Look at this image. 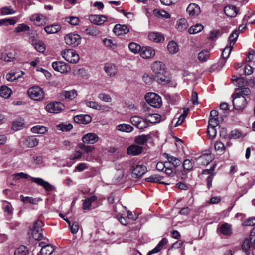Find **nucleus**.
Masks as SVG:
<instances>
[{"instance_id":"nucleus-1","label":"nucleus","mask_w":255,"mask_h":255,"mask_svg":"<svg viewBox=\"0 0 255 255\" xmlns=\"http://www.w3.org/2000/svg\"><path fill=\"white\" fill-rule=\"evenodd\" d=\"M152 70L156 75V79L158 83L165 84L170 82V77L165 75V65L162 62L154 61L152 64Z\"/></svg>"},{"instance_id":"nucleus-2","label":"nucleus","mask_w":255,"mask_h":255,"mask_svg":"<svg viewBox=\"0 0 255 255\" xmlns=\"http://www.w3.org/2000/svg\"><path fill=\"white\" fill-rule=\"evenodd\" d=\"M131 176L133 178H139L147 172L146 167L140 162L131 163Z\"/></svg>"},{"instance_id":"nucleus-3","label":"nucleus","mask_w":255,"mask_h":255,"mask_svg":"<svg viewBox=\"0 0 255 255\" xmlns=\"http://www.w3.org/2000/svg\"><path fill=\"white\" fill-rule=\"evenodd\" d=\"M62 57L70 63H77L80 59V57L77 52L73 49H65L62 51Z\"/></svg>"},{"instance_id":"nucleus-4","label":"nucleus","mask_w":255,"mask_h":255,"mask_svg":"<svg viewBox=\"0 0 255 255\" xmlns=\"http://www.w3.org/2000/svg\"><path fill=\"white\" fill-rule=\"evenodd\" d=\"M146 101L151 106L159 108L162 103L161 97L155 93H148L145 95Z\"/></svg>"},{"instance_id":"nucleus-5","label":"nucleus","mask_w":255,"mask_h":255,"mask_svg":"<svg viewBox=\"0 0 255 255\" xmlns=\"http://www.w3.org/2000/svg\"><path fill=\"white\" fill-rule=\"evenodd\" d=\"M130 121L133 125L140 129L146 128L149 127V124L147 123L146 119L139 116H131L130 118Z\"/></svg>"},{"instance_id":"nucleus-6","label":"nucleus","mask_w":255,"mask_h":255,"mask_svg":"<svg viewBox=\"0 0 255 255\" xmlns=\"http://www.w3.org/2000/svg\"><path fill=\"white\" fill-rule=\"evenodd\" d=\"M29 97L34 100H40L44 98V92L42 88L38 86H33L28 90Z\"/></svg>"},{"instance_id":"nucleus-7","label":"nucleus","mask_w":255,"mask_h":255,"mask_svg":"<svg viewBox=\"0 0 255 255\" xmlns=\"http://www.w3.org/2000/svg\"><path fill=\"white\" fill-rule=\"evenodd\" d=\"M234 96L233 104L234 108L237 110H243L247 105V99L244 96H239L235 94Z\"/></svg>"},{"instance_id":"nucleus-8","label":"nucleus","mask_w":255,"mask_h":255,"mask_svg":"<svg viewBox=\"0 0 255 255\" xmlns=\"http://www.w3.org/2000/svg\"><path fill=\"white\" fill-rule=\"evenodd\" d=\"M43 223L40 220H37L34 224V226L32 231V236L35 240H40L42 238V229Z\"/></svg>"},{"instance_id":"nucleus-9","label":"nucleus","mask_w":255,"mask_h":255,"mask_svg":"<svg viewBox=\"0 0 255 255\" xmlns=\"http://www.w3.org/2000/svg\"><path fill=\"white\" fill-rule=\"evenodd\" d=\"M64 108V105L60 102L50 103L46 105L45 108L47 112L54 114L61 112Z\"/></svg>"},{"instance_id":"nucleus-10","label":"nucleus","mask_w":255,"mask_h":255,"mask_svg":"<svg viewBox=\"0 0 255 255\" xmlns=\"http://www.w3.org/2000/svg\"><path fill=\"white\" fill-rule=\"evenodd\" d=\"M64 39L67 45L75 47L80 44L81 37L77 34L70 33L65 36Z\"/></svg>"},{"instance_id":"nucleus-11","label":"nucleus","mask_w":255,"mask_h":255,"mask_svg":"<svg viewBox=\"0 0 255 255\" xmlns=\"http://www.w3.org/2000/svg\"><path fill=\"white\" fill-rule=\"evenodd\" d=\"M52 66L55 71L61 73H66L71 70V68L68 64L61 61L53 62Z\"/></svg>"},{"instance_id":"nucleus-12","label":"nucleus","mask_w":255,"mask_h":255,"mask_svg":"<svg viewBox=\"0 0 255 255\" xmlns=\"http://www.w3.org/2000/svg\"><path fill=\"white\" fill-rule=\"evenodd\" d=\"M85 104L88 107L100 111L102 112H109L110 109L108 106L101 105L96 101H86Z\"/></svg>"},{"instance_id":"nucleus-13","label":"nucleus","mask_w":255,"mask_h":255,"mask_svg":"<svg viewBox=\"0 0 255 255\" xmlns=\"http://www.w3.org/2000/svg\"><path fill=\"white\" fill-rule=\"evenodd\" d=\"M237 82H238V86L241 87L240 88H237L235 90V94L244 96H248L251 93L250 89L247 87H241V85L243 84L244 80L241 78H237L236 79Z\"/></svg>"},{"instance_id":"nucleus-14","label":"nucleus","mask_w":255,"mask_h":255,"mask_svg":"<svg viewBox=\"0 0 255 255\" xmlns=\"http://www.w3.org/2000/svg\"><path fill=\"white\" fill-rule=\"evenodd\" d=\"M140 55L143 59H151L155 56V51L152 47L144 46L141 48L140 52Z\"/></svg>"},{"instance_id":"nucleus-15","label":"nucleus","mask_w":255,"mask_h":255,"mask_svg":"<svg viewBox=\"0 0 255 255\" xmlns=\"http://www.w3.org/2000/svg\"><path fill=\"white\" fill-rule=\"evenodd\" d=\"M217 233L225 236H230L232 233V226L230 224L225 223L218 226L217 229Z\"/></svg>"},{"instance_id":"nucleus-16","label":"nucleus","mask_w":255,"mask_h":255,"mask_svg":"<svg viewBox=\"0 0 255 255\" xmlns=\"http://www.w3.org/2000/svg\"><path fill=\"white\" fill-rule=\"evenodd\" d=\"M186 11L191 17L197 16L201 12L200 6L197 4L194 3L189 4L186 9Z\"/></svg>"},{"instance_id":"nucleus-17","label":"nucleus","mask_w":255,"mask_h":255,"mask_svg":"<svg viewBox=\"0 0 255 255\" xmlns=\"http://www.w3.org/2000/svg\"><path fill=\"white\" fill-rule=\"evenodd\" d=\"M99 140L98 136L94 133H88L82 137L84 143L93 144Z\"/></svg>"},{"instance_id":"nucleus-18","label":"nucleus","mask_w":255,"mask_h":255,"mask_svg":"<svg viewBox=\"0 0 255 255\" xmlns=\"http://www.w3.org/2000/svg\"><path fill=\"white\" fill-rule=\"evenodd\" d=\"M45 16L40 13H35L30 17V20L33 22L36 26H41L45 23Z\"/></svg>"},{"instance_id":"nucleus-19","label":"nucleus","mask_w":255,"mask_h":255,"mask_svg":"<svg viewBox=\"0 0 255 255\" xmlns=\"http://www.w3.org/2000/svg\"><path fill=\"white\" fill-rule=\"evenodd\" d=\"M77 96V91L72 90L70 91H63L60 93V96L61 99L67 100H72L75 98Z\"/></svg>"},{"instance_id":"nucleus-20","label":"nucleus","mask_w":255,"mask_h":255,"mask_svg":"<svg viewBox=\"0 0 255 255\" xmlns=\"http://www.w3.org/2000/svg\"><path fill=\"white\" fill-rule=\"evenodd\" d=\"M32 182L36 184L42 186L47 191H51L53 186L50 185L48 182L44 181L43 179L40 178H35L30 177Z\"/></svg>"},{"instance_id":"nucleus-21","label":"nucleus","mask_w":255,"mask_h":255,"mask_svg":"<svg viewBox=\"0 0 255 255\" xmlns=\"http://www.w3.org/2000/svg\"><path fill=\"white\" fill-rule=\"evenodd\" d=\"M129 31V28L126 25L116 24L113 29V32L117 35L126 34Z\"/></svg>"},{"instance_id":"nucleus-22","label":"nucleus","mask_w":255,"mask_h":255,"mask_svg":"<svg viewBox=\"0 0 255 255\" xmlns=\"http://www.w3.org/2000/svg\"><path fill=\"white\" fill-rule=\"evenodd\" d=\"M89 19L92 23L98 25L103 24L107 20L106 17L103 15H92L89 16Z\"/></svg>"},{"instance_id":"nucleus-23","label":"nucleus","mask_w":255,"mask_h":255,"mask_svg":"<svg viewBox=\"0 0 255 255\" xmlns=\"http://www.w3.org/2000/svg\"><path fill=\"white\" fill-rule=\"evenodd\" d=\"M233 46H231L230 45H229V47L226 46L223 49L222 53V58L220 59L219 61V64L220 65L221 67H223V66L225 65L226 61V59L229 56L231 51L233 49Z\"/></svg>"},{"instance_id":"nucleus-24","label":"nucleus","mask_w":255,"mask_h":255,"mask_svg":"<svg viewBox=\"0 0 255 255\" xmlns=\"http://www.w3.org/2000/svg\"><path fill=\"white\" fill-rule=\"evenodd\" d=\"M225 14L230 17H235L239 12L238 9L232 5H228L224 7Z\"/></svg>"},{"instance_id":"nucleus-25","label":"nucleus","mask_w":255,"mask_h":255,"mask_svg":"<svg viewBox=\"0 0 255 255\" xmlns=\"http://www.w3.org/2000/svg\"><path fill=\"white\" fill-rule=\"evenodd\" d=\"M104 71L110 77L114 76L118 72L117 67L112 63H106L104 66Z\"/></svg>"},{"instance_id":"nucleus-26","label":"nucleus","mask_w":255,"mask_h":255,"mask_svg":"<svg viewBox=\"0 0 255 255\" xmlns=\"http://www.w3.org/2000/svg\"><path fill=\"white\" fill-rule=\"evenodd\" d=\"M143 148L136 144L130 145L127 149V153L129 155H138L142 153Z\"/></svg>"},{"instance_id":"nucleus-27","label":"nucleus","mask_w":255,"mask_h":255,"mask_svg":"<svg viewBox=\"0 0 255 255\" xmlns=\"http://www.w3.org/2000/svg\"><path fill=\"white\" fill-rule=\"evenodd\" d=\"M91 117L89 115H79L74 117V121L77 123L87 124L91 121Z\"/></svg>"},{"instance_id":"nucleus-28","label":"nucleus","mask_w":255,"mask_h":255,"mask_svg":"<svg viewBox=\"0 0 255 255\" xmlns=\"http://www.w3.org/2000/svg\"><path fill=\"white\" fill-rule=\"evenodd\" d=\"M134 141L136 144L142 145L147 142H152V138L149 134H142L137 136Z\"/></svg>"},{"instance_id":"nucleus-29","label":"nucleus","mask_w":255,"mask_h":255,"mask_svg":"<svg viewBox=\"0 0 255 255\" xmlns=\"http://www.w3.org/2000/svg\"><path fill=\"white\" fill-rule=\"evenodd\" d=\"M31 44L34 48L39 52L43 53L46 49V46L44 43L41 40L32 39Z\"/></svg>"},{"instance_id":"nucleus-30","label":"nucleus","mask_w":255,"mask_h":255,"mask_svg":"<svg viewBox=\"0 0 255 255\" xmlns=\"http://www.w3.org/2000/svg\"><path fill=\"white\" fill-rule=\"evenodd\" d=\"M148 37L149 40L155 43L162 42L164 40L163 35L159 32H151Z\"/></svg>"},{"instance_id":"nucleus-31","label":"nucleus","mask_w":255,"mask_h":255,"mask_svg":"<svg viewBox=\"0 0 255 255\" xmlns=\"http://www.w3.org/2000/svg\"><path fill=\"white\" fill-rule=\"evenodd\" d=\"M116 129L120 131L130 133L134 130V128L129 124H121L116 126Z\"/></svg>"},{"instance_id":"nucleus-32","label":"nucleus","mask_w":255,"mask_h":255,"mask_svg":"<svg viewBox=\"0 0 255 255\" xmlns=\"http://www.w3.org/2000/svg\"><path fill=\"white\" fill-rule=\"evenodd\" d=\"M97 199V196L95 195L91 196L83 201L82 208L83 210H89L91 208V204L93 202L96 201Z\"/></svg>"},{"instance_id":"nucleus-33","label":"nucleus","mask_w":255,"mask_h":255,"mask_svg":"<svg viewBox=\"0 0 255 255\" xmlns=\"http://www.w3.org/2000/svg\"><path fill=\"white\" fill-rule=\"evenodd\" d=\"M161 116L160 115L156 113L150 114L148 115L146 119V121L149 125L150 124H154L159 122L161 120Z\"/></svg>"},{"instance_id":"nucleus-34","label":"nucleus","mask_w":255,"mask_h":255,"mask_svg":"<svg viewBox=\"0 0 255 255\" xmlns=\"http://www.w3.org/2000/svg\"><path fill=\"white\" fill-rule=\"evenodd\" d=\"M38 142L39 140L34 136H30L25 140L24 144L27 147L32 148L37 145Z\"/></svg>"},{"instance_id":"nucleus-35","label":"nucleus","mask_w":255,"mask_h":255,"mask_svg":"<svg viewBox=\"0 0 255 255\" xmlns=\"http://www.w3.org/2000/svg\"><path fill=\"white\" fill-rule=\"evenodd\" d=\"M167 239L166 238H163L155 248H154L152 251L148 252L147 255H151L152 254L157 253L160 251L163 247L167 243Z\"/></svg>"},{"instance_id":"nucleus-36","label":"nucleus","mask_w":255,"mask_h":255,"mask_svg":"<svg viewBox=\"0 0 255 255\" xmlns=\"http://www.w3.org/2000/svg\"><path fill=\"white\" fill-rule=\"evenodd\" d=\"M164 156L168 160V163L172 164L175 167H178L182 163L179 159L169 154L165 153Z\"/></svg>"},{"instance_id":"nucleus-37","label":"nucleus","mask_w":255,"mask_h":255,"mask_svg":"<svg viewBox=\"0 0 255 255\" xmlns=\"http://www.w3.org/2000/svg\"><path fill=\"white\" fill-rule=\"evenodd\" d=\"M48 130L47 127L42 125H36L31 128V131L33 133L44 134Z\"/></svg>"},{"instance_id":"nucleus-38","label":"nucleus","mask_w":255,"mask_h":255,"mask_svg":"<svg viewBox=\"0 0 255 255\" xmlns=\"http://www.w3.org/2000/svg\"><path fill=\"white\" fill-rule=\"evenodd\" d=\"M61 29V26L58 24L48 25L44 28L45 31L48 34L56 33Z\"/></svg>"},{"instance_id":"nucleus-39","label":"nucleus","mask_w":255,"mask_h":255,"mask_svg":"<svg viewBox=\"0 0 255 255\" xmlns=\"http://www.w3.org/2000/svg\"><path fill=\"white\" fill-rule=\"evenodd\" d=\"M188 27L187 21L185 18H182L177 21L176 27L179 31H183Z\"/></svg>"},{"instance_id":"nucleus-40","label":"nucleus","mask_w":255,"mask_h":255,"mask_svg":"<svg viewBox=\"0 0 255 255\" xmlns=\"http://www.w3.org/2000/svg\"><path fill=\"white\" fill-rule=\"evenodd\" d=\"M167 49L169 52L172 54H175L179 51L178 46L174 41H171L168 43Z\"/></svg>"},{"instance_id":"nucleus-41","label":"nucleus","mask_w":255,"mask_h":255,"mask_svg":"<svg viewBox=\"0 0 255 255\" xmlns=\"http://www.w3.org/2000/svg\"><path fill=\"white\" fill-rule=\"evenodd\" d=\"M213 156L210 152L203 154L201 155L199 159L202 161V163L203 165H207L210 163L213 160Z\"/></svg>"},{"instance_id":"nucleus-42","label":"nucleus","mask_w":255,"mask_h":255,"mask_svg":"<svg viewBox=\"0 0 255 255\" xmlns=\"http://www.w3.org/2000/svg\"><path fill=\"white\" fill-rule=\"evenodd\" d=\"M210 52L208 50H203L198 53V58L201 62H205L209 58Z\"/></svg>"},{"instance_id":"nucleus-43","label":"nucleus","mask_w":255,"mask_h":255,"mask_svg":"<svg viewBox=\"0 0 255 255\" xmlns=\"http://www.w3.org/2000/svg\"><path fill=\"white\" fill-rule=\"evenodd\" d=\"M12 94L10 88L5 86H2L0 89V95L4 98H9Z\"/></svg>"},{"instance_id":"nucleus-44","label":"nucleus","mask_w":255,"mask_h":255,"mask_svg":"<svg viewBox=\"0 0 255 255\" xmlns=\"http://www.w3.org/2000/svg\"><path fill=\"white\" fill-rule=\"evenodd\" d=\"M54 251V248L52 246L49 244L43 246L40 252L42 255H50Z\"/></svg>"},{"instance_id":"nucleus-45","label":"nucleus","mask_w":255,"mask_h":255,"mask_svg":"<svg viewBox=\"0 0 255 255\" xmlns=\"http://www.w3.org/2000/svg\"><path fill=\"white\" fill-rule=\"evenodd\" d=\"M128 48L129 50L134 54L140 53L141 49L140 45L134 42H130L128 44Z\"/></svg>"},{"instance_id":"nucleus-46","label":"nucleus","mask_w":255,"mask_h":255,"mask_svg":"<svg viewBox=\"0 0 255 255\" xmlns=\"http://www.w3.org/2000/svg\"><path fill=\"white\" fill-rule=\"evenodd\" d=\"M203 29V26L201 24H196L189 28L188 32L191 34H195L201 31Z\"/></svg>"},{"instance_id":"nucleus-47","label":"nucleus","mask_w":255,"mask_h":255,"mask_svg":"<svg viewBox=\"0 0 255 255\" xmlns=\"http://www.w3.org/2000/svg\"><path fill=\"white\" fill-rule=\"evenodd\" d=\"M24 125L23 120L20 119L14 121L12 124V129L14 130H19L23 128Z\"/></svg>"},{"instance_id":"nucleus-48","label":"nucleus","mask_w":255,"mask_h":255,"mask_svg":"<svg viewBox=\"0 0 255 255\" xmlns=\"http://www.w3.org/2000/svg\"><path fill=\"white\" fill-rule=\"evenodd\" d=\"M252 238H251L250 239L248 238L245 239L242 244V248L243 251L246 254V255H249V249L251 246V240Z\"/></svg>"},{"instance_id":"nucleus-49","label":"nucleus","mask_w":255,"mask_h":255,"mask_svg":"<svg viewBox=\"0 0 255 255\" xmlns=\"http://www.w3.org/2000/svg\"><path fill=\"white\" fill-rule=\"evenodd\" d=\"M65 20L70 24L75 26L77 25L80 22V19L78 17L68 16L65 17Z\"/></svg>"},{"instance_id":"nucleus-50","label":"nucleus","mask_w":255,"mask_h":255,"mask_svg":"<svg viewBox=\"0 0 255 255\" xmlns=\"http://www.w3.org/2000/svg\"><path fill=\"white\" fill-rule=\"evenodd\" d=\"M79 147L83 151L84 153L92 152L95 149V147L93 146L86 145L83 143H79Z\"/></svg>"},{"instance_id":"nucleus-51","label":"nucleus","mask_w":255,"mask_h":255,"mask_svg":"<svg viewBox=\"0 0 255 255\" xmlns=\"http://www.w3.org/2000/svg\"><path fill=\"white\" fill-rule=\"evenodd\" d=\"M239 35V32L237 30H235L232 34H231L229 37L230 45L231 46H233L235 43L237 41Z\"/></svg>"},{"instance_id":"nucleus-52","label":"nucleus","mask_w":255,"mask_h":255,"mask_svg":"<svg viewBox=\"0 0 255 255\" xmlns=\"http://www.w3.org/2000/svg\"><path fill=\"white\" fill-rule=\"evenodd\" d=\"M98 98L100 100L106 103H110L112 101L111 96L105 93H100L98 96Z\"/></svg>"},{"instance_id":"nucleus-53","label":"nucleus","mask_w":255,"mask_h":255,"mask_svg":"<svg viewBox=\"0 0 255 255\" xmlns=\"http://www.w3.org/2000/svg\"><path fill=\"white\" fill-rule=\"evenodd\" d=\"M15 255H28V250L25 246H21L16 249L14 252Z\"/></svg>"},{"instance_id":"nucleus-54","label":"nucleus","mask_w":255,"mask_h":255,"mask_svg":"<svg viewBox=\"0 0 255 255\" xmlns=\"http://www.w3.org/2000/svg\"><path fill=\"white\" fill-rule=\"evenodd\" d=\"M73 128L72 125L70 124H61L57 126V128L58 130H60L62 131H69L71 130Z\"/></svg>"},{"instance_id":"nucleus-55","label":"nucleus","mask_w":255,"mask_h":255,"mask_svg":"<svg viewBox=\"0 0 255 255\" xmlns=\"http://www.w3.org/2000/svg\"><path fill=\"white\" fill-rule=\"evenodd\" d=\"M20 198L24 203H30L33 204H36L39 201V199H38L33 198L30 197H24L23 195L20 196Z\"/></svg>"},{"instance_id":"nucleus-56","label":"nucleus","mask_w":255,"mask_h":255,"mask_svg":"<svg viewBox=\"0 0 255 255\" xmlns=\"http://www.w3.org/2000/svg\"><path fill=\"white\" fill-rule=\"evenodd\" d=\"M16 22V21L12 18H5L0 20V25H14Z\"/></svg>"},{"instance_id":"nucleus-57","label":"nucleus","mask_w":255,"mask_h":255,"mask_svg":"<svg viewBox=\"0 0 255 255\" xmlns=\"http://www.w3.org/2000/svg\"><path fill=\"white\" fill-rule=\"evenodd\" d=\"M30 30V27L26 24L22 23L19 24L16 28L15 31L19 33Z\"/></svg>"},{"instance_id":"nucleus-58","label":"nucleus","mask_w":255,"mask_h":255,"mask_svg":"<svg viewBox=\"0 0 255 255\" xmlns=\"http://www.w3.org/2000/svg\"><path fill=\"white\" fill-rule=\"evenodd\" d=\"M1 59L5 61L10 62L15 59V54L11 52L3 54L1 56Z\"/></svg>"},{"instance_id":"nucleus-59","label":"nucleus","mask_w":255,"mask_h":255,"mask_svg":"<svg viewBox=\"0 0 255 255\" xmlns=\"http://www.w3.org/2000/svg\"><path fill=\"white\" fill-rule=\"evenodd\" d=\"M194 166V163L189 159H185L183 163V167L185 170H190Z\"/></svg>"},{"instance_id":"nucleus-60","label":"nucleus","mask_w":255,"mask_h":255,"mask_svg":"<svg viewBox=\"0 0 255 255\" xmlns=\"http://www.w3.org/2000/svg\"><path fill=\"white\" fill-rule=\"evenodd\" d=\"M162 177L157 175H153L145 179V180L148 182H157L162 179Z\"/></svg>"},{"instance_id":"nucleus-61","label":"nucleus","mask_w":255,"mask_h":255,"mask_svg":"<svg viewBox=\"0 0 255 255\" xmlns=\"http://www.w3.org/2000/svg\"><path fill=\"white\" fill-rule=\"evenodd\" d=\"M207 133L211 138L215 137L217 134L216 127L208 126Z\"/></svg>"},{"instance_id":"nucleus-62","label":"nucleus","mask_w":255,"mask_h":255,"mask_svg":"<svg viewBox=\"0 0 255 255\" xmlns=\"http://www.w3.org/2000/svg\"><path fill=\"white\" fill-rule=\"evenodd\" d=\"M154 12L159 17L164 18H169L170 17V14L167 12L166 11L161 10H154Z\"/></svg>"},{"instance_id":"nucleus-63","label":"nucleus","mask_w":255,"mask_h":255,"mask_svg":"<svg viewBox=\"0 0 255 255\" xmlns=\"http://www.w3.org/2000/svg\"><path fill=\"white\" fill-rule=\"evenodd\" d=\"M20 75H17L14 72L9 73L6 74V78L9 81H13L20 77Z\"/></svg>"},{"instance_id":"nucleus-64","label":"nucleus","mask_w":255,"mask_h":255,"mask_svg":"<svg viewBox=\"0 0 255 255\" xmlns=\"http://www.w3.org/2000/svg\"><path fill=\"white\" fill-rule=\"evenodd\" d=\"M1 13L3 15H9L14 14L16 11L11 7H4L2 8Z\"/></svg>"}]
</instances>
